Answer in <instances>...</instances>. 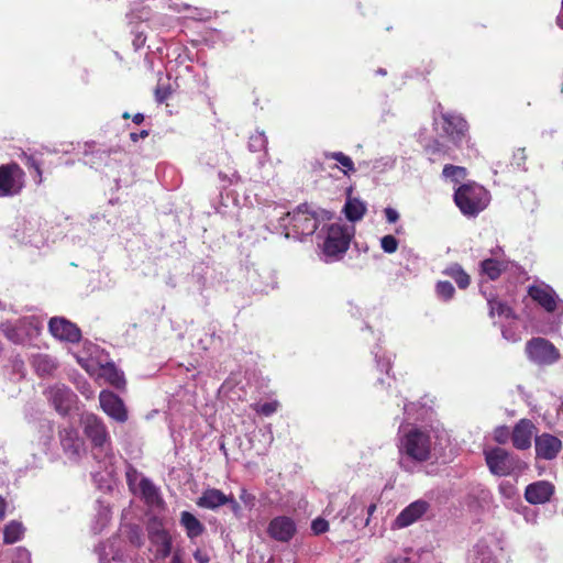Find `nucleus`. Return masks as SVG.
<instances>
[{"label": "nucleus", "mask_w": 563, "mask_h": 563, "mask_svg": "<svg viewBox=\"0 0 563 563\" xmlns=\"http://www.w3.org/2000/svg\"><path fill=\"white\" fill-rule=\"evenodd\" d=\"M490 201L486 188L475 181L462 184L454 191V202L460 211L467 217H475L485 210Z\"/></svg>", "instance_id": "nucleus-1"}, {"label": "nucleus", "mask_w": 563, "mask_h": 563, "mask_svg": "<svg viewBox=\"0 0 563 563\" xmlns=\"http://www.w3.org/2000/svg\"><path fill=\"white\" fill-rule=\"evenodd\" d=\"M431 444L429 432L412 428L400 439L399 452L413 461L426 462L431 457Z\"/></svg>", "instance_id": "nucleus-2"}, {"label": "nucleus", "mask_w": 563, "mask_h": 563, "mask_svg": "<svg viewBox=\"0 0 563 563\" xmlns=\"http://www.w3.org/2000/svg\"><path fill=\"white\" fill-rule=\"evenodd\" d=\"M352 234L346 225L332 223L325 230L322 242V251L329 257L338 258L343 255L350 246Z\"/></svg>", "instance_id": "nucleus-3"}, {"label": "nucleus", "mask_w": 563, "mask_h": 563, "mask_svg": "<svg viewBox=\"0 0 563 563\" xmlns=\"http://www.w3.org/2000/svg\"><path fill=\"white\" fill-rule=\"evenodd\" d=\"M287 217L290 218L289 230L292 236L300 239L302 236L312 235L319 225V220L316 212L308 209L306 203L298 206L292 212H288Z\"/></svg>", "instance_id": "nucleus-4"}, {"label": "nucleus", "mask_w": 563, "mask_h": 563, "mask_svg": "<svg viewBox=\"0 0 563 563\" xmlns=\"http://www.w3.org/2000/svg\"><path fill=\"white\" fill-rule=\"evenodd\" d=\"M25 173L16 163L0 165V197L19 195L24 187Z\"/></svg>", "instance_id": "nucleus-5"}, {"label": "nucleus", "mask_w": 563, "mask_h": 563, "mask_svg": "<svg viewBox=\"0 0 563 563\" xmlns=\"http://www.w3.org/2000/svg\"><path fill=\"white\" fill-rule=\"evenodd\" d=\"M526 352L531 361L540 365H550L560 358V352L554 344L540 336L527 342Z\"/></svg>", "instance_id": "nucleus-6"}, {"label": "nucleus", "mask_w": 563, "mask_h": 563, "mask_svg": "<svg viewBox=\"0 0 563 563\" xmlns=\"http://www.w3.org/2000/svg\"><path fill=\"white\" fill-rule=\"evenodd\" d=\"M489 471L497 476H508L516 468L518 460L501 448H493L484 452Z\"/></svg>", "instance_id": "nucleus-7"}, {"label": "nucleus", "mask_w": 563, "mask_h": 563, "mask_svg": "<svg viewBox=\"0 0 563 563\" xmlns=\"http://www.w3.org/2000/svg\"><path fill=\"white\" fill-rule=\"evenodd\" d=\"M442 131L444 135L455 146L460 147L461 144L468 139V123L460 114L445 112L441 114Z\"/></svg>", "instance_id": "nucleus-8"}, {"label": "nucleus", "mask_w": 563, "mask_h": 563, "mask_svg": "<svg viewBox=\"0 0 563 563\" xmlns=\"http://www.w3.org/2000/svg\"><path fill=\"white\" fill-rule=\"evenodd\" d=\"M49 333L62 342L77 344L81 341L79 327L64 317H53L48 321Z\"/></svg>", "instance_id": "nucleus-9"}, {"label": "nucleus", "mask_w": 563, "mask_h": 563, "mask_svg": "<svg viewBox=\"0 0 563 563\" xmlns=\"http://www.w3.org/2000/svg\"><path fill=\"white\" fill-rule=\"evenodd\" d=\"M44 394L54 408L62 415H66L76 400V395L64 384H55L45 390Z\"/></svg>", "instance_id": "nucleus-10"}, {"label": "nucleus", "mask_w": 563, "mask_h": 563, "mask_svg": "<svg viewBox=\"0 0 563 563\" xmlns=\"http://www.w3.org/2000/svg\"><path fill=\"white\" fill-rule=\"evenodd\" d=\"M296 533V522L288 516L273 518L267 527V534L278 542H289Z\"/></svg>", "instance_id": "nucleus-11"}, {"label": "nucleus", "mask_w": 563, "mask_h": 563, "mask_svg": "<svg viewBox=\"0 0 563 563\" xmlns=\"http://www.w3.org/2000/svg\"><path fill=\"white\" fill-rule=\"evenodd\" d=\"M84 432L95 448H103L109 442L107 427L96 415L85 417Z\"/></svg>", "instance_id": "nucleus-12"}, {"label": "nucleus", "mask_w": 563, "mask_h": 563, "mask_svg": "<svg viewBox=\"0 0 563 563\" xmlns=\"http://www.w3.org/2000/svg\"><path fill=\"white\" fill-rule=\"evenodd\" d=\"M528 295L549 313H553L558 309V295L549 285H531L528 287Z\"/></svg>", "instance_id": "nucleus-13"}, {"label": "nucleus", "mask_w": 563, "mask_h": 563, "mask_svg": "<svg viewBox=\"0 0 563 563\" xmlns=\"http://www.w3.org/2000/svg\"><path fill=\"white\" fill-rule=\"evenodd\" d=\"M148 539L156 549L157 559H166L170 555L173 538L162 523L148 528Z\"/></svg>", "instance_id": "nucleus-14"}, {"label": "nucleus", "mask_w": 563, "mask_h": 563, "mask_svg": "<svg viewBox=\"0 0 563 563\" xmlns=\"http://www.w3.org/2000/svg\"><path fill=\"white\" fill-rule=\"evenodd\" d=\"M99 401L102 410L119 422L128 419V412L122 399L110 390H102L99 395Z\"/></svg>", "instance_id": "nucleus-15"}, {"label": "nucleus", "mask_w": 563, "mask_h": 563, "mask_svg": "<svg viewBox=\"0 0 563 563\" xmlns=\"http://www.w3.org/2000/svg\"><path fill=\"white\" fill-rule=\"evenodd\" d=\"M536 455L542 460H553L562 450V441L550 433H542L534 439Z\"/></svg>", "instance_id": "nucleus-16"}, {"label": "nucleus", "mask_w": 563, "mask_h": 563, "mask_svg": "<svg viewBox=\"0 0 563 563\" xmlns=\"http://www.w3.org/2000/svg\"><path fill=\"white\" fill-rule=\"evenodd\" d=\"M554 490V485L550 482H534L526 487L525 498L531 505L545 504L550 501Z\"/></svg>", "instance_id": "nucleus-17"}, {"label": "nucleus", "mask_w": 563, "mask_h": 563, "mask_svg": "<svg viewBox=\"0 0 563 563\" xmlns=\"http://www.w3.org/2000/svg\"><path fill=\"white\" fill-rule=\"evenodd\" d=\"M536 431V426L529 419H520L511 432L512 445L517 450H527L531 446V440Z\"/></svg>", "instance_id": "nucleus-18"}, {"label": "nucleus", "mask_w": 563, "mask_h": 563, "mask_svg": "<svg viewBox=\"0 0 563 563\" xmlns=\"http://www.w3.org/2000/svg\"><path fill=\"white\" fill-rule=\"evenodd\" d=\"M429 509L424 500H416L408 505L395 519L397 528H406L420 519Z\"/></svg>", "instance_id": "nucleus-19"}, {"label": "nucleus", "mask_w": 563, "mask_h": 563, "mask_svg": "<svg viewBox=\"0 0 563 563\" xmlns=\"http://www.w3.org/2000/svg\"><path fill=\"white\" fill-rule=\"evenodd\" d=\"M197 506L214 510L228 504L227 495L218 488H207L196 501Z\"/></svg>", "instance_id": "nucleus-20"}, {"label": "nucleus", "mask_w": 563, "mask_h": 563, "mask_svg": "<svg viewBox=\"0 0 563 563\" xmlns=\"http://www.w3.org/2000/svg\"><path fill=\"white\" fill-rule=\"evenodd\" d=\"M179 522L180 526L185 529L186 536L190 540H194L202 536L206 531V527L203 526V523L189 511L185 510L180 512Z\"/></svg>", "instance_id": "nucleus-21"}, {"label": "nucleus", "mask_w": 563, "mask_h": 563, "mask_svg": "<svg viewBox=\"0 0 563 563\" xmlns=\"http://www.w3.org/2000/svg\"><path fill=\"white\" fill-rule=\"evenodd\" d=\"M99 377L103 378L117 389H122L125 386L123 372L117 368V366L111 362L100 366Z\"/></svg>", "instance_id": "nucleus-22"}, {"label": "nucleus", "mask_w": 563, "mask_h": 563, "mask_svg": "<svg viewBox=\"0 0 563 563\" xmlns=\"http://www.w3.org/2000/svg\"><path fill=\"white\" fill-rule=\"evenodd\" d=\"M343 211L349 221L357 222L366 213V206L360 199L349 197L344 205Z\"/></svg>", "instance_id": "nucleus-23"}, {"label": "nucleus", "mask_w": 563, "mask_h": 563, "mask_svg": "<svg viewBox=\"0 0 563 563\" xmlns=\"http://www.w3.org/2000/svg\"><path fill=\"white\" fill-rule=\"evenodd\" d=\"M443 274L451 277L460 289H466L471 284V276L459 263H452L444 268Z\"/></svg>", "instance_id": "nucleus-24"}, {"label": "nucleus", "mask_w": 563, "mask_h": 563, "mask_svg": "<svg viewBox=\"0 0 563 563\" xmlns=\"http://www.w3.org/2000/svg\"><path fill=\"white\" fill-rule=\"evenodd\" d=\"M507 269V264L495 258H486L481 263V271L490 280H496L503 272Z\"/></svg>", "instance_id": "nucleus-25"}, {"label": "nucleus", "mask_w": 563, "mask_h": 563, "mask_svg": "<svg viewBox=\"0 0 563 563\" xmlns=\"http://www.w3.org/2000/svg\"><path fill=\"white\" fill-rule=\"evenodd\" d=\"M25 532L22 522L11 520L3 528V542L5 544H13L20 541Z\"/></svg>", "instance_id": "nucleus-26"}, {"label": "nucleus", "mask_w": 563, "mask_h": 563, "mask_svg": "<svg viewBox=\"0 0 563 563\" xmlns=\"http://www.w3.org/2000/svg\"><path fill=\"white\" fill-rule=\"evenodd\" d=\"M59 438L65 450L75 452L78 450V432L73 427H67L60 430Z\"/></svg>", "instance_id": "nucleus-27"}, {"label": "nucleus", "mask_w": 563, "mask_h": 563, "mask_svg": "<svg viewBox=\"0 0 563 563\" xmlns=\"http://www.w3.org/2000/svg\"><path fill=\"white\" fill-rule=\"evenodd\" d=\"M2 333L8 340L15 344H23L25 341V330L22 327H15L11 323H2L0 325Z\"/></svg>", "instance_id": "nucleus-28"}, {"label": "nucleus", "mask_w": 563, "mask_h": 563, "mask_svg": "<svg viewBox=\"0 0 563 563\" xmlns=\"http://www.w3.org/2000/svg\"><path fill=\"white\" fill-rule=\"evenodd\" d=\"M324 158L338 162L341 165L344 175H349L350 173L355 172V166L352 158L345 155L343 152H325Z\"/></svg>", "instance_id": "nucleus-29"}, {"label": "nucleus", "mask_w": 563, "mask_h": 563, "mask_svg": "<svg viewBox=\"0 0 563 563\" xmlns=\"http://www.w3.org/2000/svg\"><path fill=\"white\" fill-rule=\"evenodd\" d=\"M58 362L48 354H37V374H52L56 371Z\"/></svg>", "instance_id": "nucleus-30"}, {"label": "nucleus", "mask_w": 563, "mask_h": 563, "mask_svg": "<svg viewBox=\"0 0 563 563\" xmlns=\"http://www.w3.org/2000/svg\"><path fill=\"white\" fill-rule=\"evenodd\" d=\"M426 152L431 156L430 161L435 162L442 157L449 156V147L439 140H433L426 146Z\"/></svg>", "instance_id": "nucleus-31"}, {"label": "nucleus", "mask_w": 563, "mask_h": 563, "mask_svg": "<svg viewBox=\"0 0 563 563\" xmlns=\"http://www.w3.org/2000/svg\"><path fill=\"white\" fill-rule=\"evenodd\" d=\"M442 175L445 178H450L452 181L459 183L467 176V170L463 166L446 164L443 167Z\"/></svg>", "instance_id": "nucleus-32"}, {"label": "nucleus", "mask_w": 563, "mask_h": 563, "mask_svg": "<svg viewBox=\"0 0 563 563\" xmlns=\"http://www.w3.org/2000/svg\"><path fill=\"white\" fill-rule=\"evenodd\" d=\"M488 307H489V316L490 317H495V316L508 317L511 312V309L509 308V306L506 302H504L497 298L489 299Z\"/></svg>", "instance_id": "nucleus-33"}, {"label": "nucleus", "mask_w": 563, "mask_h": 563, "mask_svg": "<svg viewBox=\"0 0 563 563\" xmlns=\"http://www.w3.org/2000/svg\"><path fill=\"white\" fill-rule=\"evenodd\" d=\"M435 294L444 301L451 300L455 295V288L448 280H440L435 285Z\"/></svg>", "instance_id": "nucleus-34"}, {"label": "nucleus", "mask_w": 563, "mask_h": 563, "mask_svg": "<svg viewBox=\"0 0 563 563\" xmlns=\"http://www.w3.org/2000/svg\"><path fill=\"white\" fill-rule=\"evenodd\" d=\"M140 490L143 495V497L147 500V501H153L154 499H156L158 497V492H157V488L155 487V485L152 483V481H150L148 478H142L140 481Z\"/></svg>", "instance_id": "nucleus-35"}, {"label": "nucleus", "mask_w": 563, "mask_h": 563, "mask_svg": "<svg viewBox=\"0 0 563 563\" xmlns=\"http://www.w3.org/2000/svg\"><path fill=\"white\" fill-rule=\"evenodd\" d=\"M267 139L262 132H256L250 136L249 148L252 152H261L266 150Z\"/></svg>", "instance_id": "nucleus-36"}, {"label": "nucleus", "mask_w": 563, "mask_h": 563, "mask_svg": "<svg viewBox=\"0 0 563 563\" xmlns=\"http://www.w3.org/2000/svg\"><path fill=\"white\" fill-rule=\"evenodd\" d=\"M278 407H279V402L277 400L267 401L264 404L252 405V408L255 412H257L258 415L265 416V417H269L273 413H275L277 411Z\"/></svg>", "instance_id": "nucleus-37"}, {"label": "nucleus", "mask_w": 563, "mask_h": 563, "mask_svg": "<svg viewBox=\"0 0 563 563\" xmlns=\"http://www.w3.org/2000/svg\"><path fill=\"white\" fill-rule=\"evenodd\" d=\"M26 231H29V232L32 231L31 224L29 223V225H27L24 221L18 222L16 228H15L14 239L18 242L26 243L25 236H24ZM31 236H32V234H29L27 242H31Z\"/></svg>", "instance_id": "nucleus-38"}, {"label": "nucleus", "mask_w": 563, "mask_h": 563, "mask_svg": "<svg viewBox=\"0 0 563 563\" xmlns=\"http://www.w3.org/2000/svg\"><path fill=\"white\" fill-rule=\"evenodd\" d=\"M380 246L384 252L393 254L398 249V241L394 235L388 234L380 239Z\"/></svg>", "instance_id": "nucleus-39"}, {"label": "nucleus", "mask_w": 563, "mask_h": 563, "mask_svg": "<svg viewBox=\"0 0 563 563\" xmlns=\"http://www.w3.org/2000/svg\"><path fill=\"white\" fill-rule=\"evenodd\" d=\"M154 95H155V100L158 103L165 102L172 95L170 86L158 84L154 90Z\"/></svg>", "instance_id": "nucleus-40"}, {"label": "nucleus", "mask_w": 563, "mask_h": 563, "mask_svg": "<svg viewBox=\"0 0 563 563\" xmlns=\"http://www.w3.org/2000/svg\"><path fill=\"white\" fill-rule=\"evenodd\" d=\"M509 438H511V433L509 432L508 427L500 426L494 430V440L498 444H506L508 442Z\"/></svg>", "instance_id": "nucleus-41"}, {"label": "nucleus", "mask_w": 563, "mask_h": 563, "mask_svg": "<svg viewBox=\"0 0 563 563\" xmlns=\"http://www.w3.org/2000/svg\"><path fill=\"white\" fill-rule=\"evenodd\" d=\"M311 530L316 536L322 534L329 530V522L323 518H316L311 522Z\"/></svg>", "instance_id": "nucleus-42"}, {"label": "nucleus", "mask_w": 563, "mask_h": 563, "mask_svg": "<svg viewBox=\"0 0 563 563\" xmlns=\"http://www.w3.org/2000/svg\"><path fill=\"white\" fill-rule=\"evenodd\" d=\"M240 499L247 506H253L255 496L249 493L245 488H242L240 492Z\"/></svg>", "instance_id": "nucleus-43"}, {"label": "nucleus", "mask_w": 563, "mask_h": 563, "mask_svg": "<svg viewBox=\"0 0 563 563\" xmlns=\"http://www.w3.org/2000/svg\"><path fill=\"white\" fill-rule=\"evenodd\" d=\"M384 212H385L386 220H387L389 223H395V222H397V221H398V219H399V213H398L395 209H393V208L388 207V208H386V209L384 210Z\"/></svg>", "instance_id": "nucleus-44"}, {"label": "nucleus", "mask_w": 563, "mask_h": 563, "mask_svg": "<svg viewBox=\"0 0 563 563\" xmlns=\"http://www.w3.org/2000/svg\"><path fill=\"white\" fill-rule=\"evenodd\" d=\"M228 497V504L231 508V510L238 515L240 511H241V506L240 504L235 500V498L233 497V495H227Z\"/></svg>", "instance_id": "nucleus-45"}, {"label": "nucleus", "mask_w": 563, "mask_h": 563, "mask_svg": "<svg viewBox=\"0 0 563 563\" xmlns=\"http://www.w3.org/2000/svg\"><path fill=\"white\" fill-rule=\"evenodd\" d=\"M194 558L197 561V563H208L209 556L205 553H202L200 550H196L194 552Z\"/></svg>", "instance_id": "nucleus-46"}, {"label": "nucleus", "mask_w": 563, "mask_h": 563, "mask_svg": "<svg viewBox=\"0 0 563 563\" xmlns=\"http://www.w3.org/2000/svg\"><path fill=\"white\" fill-rule=\"evenodd\" d=\"M8 508L7 499L0 495V521L4 519Z\"/></svg>", "instance_id": "nucleus-47"}, {"label": "nucleus", "mask_w": 563, "mask_h": 563, "mask_svg": "<svg viewBox=\"0 0 563 563\" xmlns=\"http://www.w3.org/2000/svg\"><path fill=\"white\" fill-rule=\"evenodd\" d=\"M147 136H148V131L147 130H142L140 133L132 132L130 134V139L133 142H137L140 139H145Z\"/></svg>", "instance_id": "nucleus-48"}, {"label": "nucleus", "mask_w": 563, "mask_h": 563, "mask_svg": "<svg viewBox=\"0 0 563 563\" xmlns=\"http://www.w3.org/2000/svg\"><path fill=\"white\" fill-rule=\"evenodd\" d=\"M170 563H183L181 551L177 550L174 552Z\"/></svg>", "instance_id": "nucleus-49"}, {"label": "nucleus", "mask_w": 563, "mask_h": 563, "mask_svg": "<svg viewBox=\"0 0 563 563\" xmlns=\"http://www.w3.org/2000/svg\"><path fill=\"white\" fill-rule=\"evenodd\" d=\"M135 124H141L144 121V115L142 113H136L132 118Z\"/></svg>", "instance_id": "nucleus-50"}, {"label": "nucleus", "mask_w": 563, "mask_h": 563, "mask_svg": "<svg viewBox=\"0 0 563 563\" xmlns=\"http://www.w3.org/2000/svg\"><path fill=\"white\" fill-rule=\"evenodd\" d=\"M556 24L563 29V0H562V7H561V14L556 18Z\"/></svg>", "instance_id": "nucleus-51"}, {"label": "nucleus", "mask_w": 563, "mask_h": 563, "mask_svg": "<svg viewBox=\"0 0 563 563\" xmlns=\"http://www.w3.org/2000/svg\"><path fill=\"white\" fill-rule=\"evenodd\" d=\"M376 510V505L375 504H371L367 508V515L368 517H371ZM368 521H369V518H367L366 520V525H368Z\"/></svg>", "instance_id": "nucleus-52"}, {"label": "nucleus", "mask_w": 563, "mask_h": 563, "mask_svg": "<svg viewBox=\"0 0 563 563\" xmlns=\"http://www.w3.org/2000/svg\"><path fill=\"white\" fill-rule=\"evenodd\" d=\"M394 563H411L408 558H398L394 560Z\"/></svg>", "instance_id": "nucleus-53"}, {"label": "nucleus", "mask_w": 563, "mask_h": 563, "mask_svg": "<svg viewBox=\"0 0 563 563\" xmlns=\"http://www.w3.org/2000/svg\"><path fill=\"white\" fill-rule=\"evenodd\" d=\"M131 541H132L133 543H135L137 547H140V545L142 544V542H141V538H140V537H137V541H134L133 539H131Z\"/></svg>", "instance_id": "nucleus-54"}, {"label": "nucleus", "mask_w": 563, "mask_h": 563, "mask_svg": "<svg viewBox=\"0 0 563 563\" xmlns=\"http://www.w3.org/2000/svg\"><path fill=\"white\" fill-rule=\"evenodd\" d=\"M122 117H123L124 119H128V118H130V114H129L128 112H124V113L122 114Z\"/></svg>", "instance_id": "nucleus-55"}, {"label": "nucleus", "mask_w": 563, "mask_h": 563, "mask_svg": "<svg viewBox=\"0 0 563 563\" xmlns=\"http://www.w3.org/2000/svg\"><path fill=\"white\" fill-rule=\"evenodd\" d=\"M519 153L523 156L525 155V148H520Z\"/></svg>", "instance_id": "nucleus-56"}, {"label": "nucleus", "mask_w": 563, "mask_h": 563, "mask_svg": "<svg viewBox=\"0 0 563 563\" xmlns=\"http://www.w3.org/2000/svg\"><path fill=\"white\" fill-rule=\"evenodd\" d=\"M378 73L382 74V75L386 74V71L384 69H379Z\"/></svg>", "instance_id": "nucleus-57"}, {"label": "nucleus", "mask_w": 563, "mask_h": 563, "mask_svg": "<svg viewBox=\"0 0 563 563\" xmlns=\"http://www.w3.org/2000/svg\"><path fill=\"white\" fill-rule=\"evenodd\" d=\"M561 90L563 91V85H562V87H561Z\"/></svg>", "instance_id": "nucleus-58"}, {"label": "nucleus", "mask_w": 563, "mask_h": 563, "mask_svg": "<svg viewBox=\"0 0 563 563\" xmlns=\"http://www.w3.org/2000/svg\"><path fill=\"white\" fill-rule=\"evenodd\" d=\"M561 90L563 91V85H562V87H561Z\"/></svg>", "instance_id": "nucleus-59"}]
</instances>
